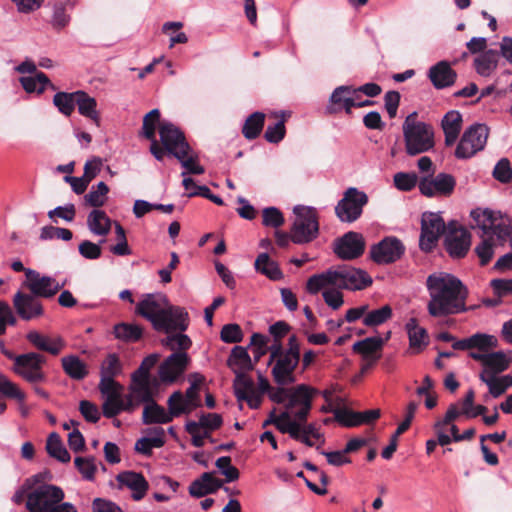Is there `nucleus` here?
I'll use <instances>...</instances> for the list:
<instances>
[{"label":"nucleus","mask_w":512,"mask_h":512,"mask_svg":"<svg viewBox=\"0 0 512 512\" xmlns=\"http://www.w3.org/2000/svg\"><path fill=\"white\" fill-rule=\"evenodd\" d=\"M395 187L400 191H411L417 184L418 176L415 173L398 172L393 177Z\"/></svg>","instance_id":"4d7b16f0"},{"label":"nucleus","mask_w":512,"mask_h":512,"mask_svg":"<svg viewBox=\"0 0 512 512\" xmlns=\"http://www.w3.org/2000/svg\"><path fill=\"white\" fill-rule=\"evenodd\" d=\"M175 158L179 160L182 167L185 169L181 174L182 176H186L187 173L201 175L205 172L204 167L198 163V155L190 146L188 149L179 152Z\"/></svg>","instance_id":"37998d69"},{"label":"nucleus","mask_w":512,"mask_h":512,"mask_svg":"<svg viewBox=\"0 0 512 512\" xmlns=\"http://www.w3.org/2000/svg\"><path fill=\"white\" fill-rule=\"evenodd\" d=\"M167 407L169 408L173 419L180 417L181 415H188L196 409V407L186 399L183 392L180 390L173 392L169 396L167 400Z\"/></svg>","instance_id":"ea45409f"},{"label":"nucleus","mask_w":512,"mask_h":512,"mask_svg":"<svg viewBox=\"0 0 512 512\" xmlns=\"http://www.w3.org/2000/svg\"><path fill=\"white\" fill-rule=\"evenodd\" d=\"M295 221L291 229V239L296 244L309 243L319 232L317 212L312 207H294Z\"/></svg>","instance_id":"0eeeda50"},{"label":"nucleus","mask_w":512,"mask_h":512,"mask_svg":"<svg viewBox=\"0 0 512 512\" xmlns=\"http://www.w3.org/2000/svg\"><path fill=\"white\" fill-rule=\"evenodd\" d=\"M98 388L104 398L102 410L106 418H113L122 411L132 412V404L127 396L123 397V386L120 383H99Z\"/></svg>","instance_id":"1a4fd4ad"},{"label":"nucleus","mask_w":512,"mask_h":512,"mask_svg":"<svg viewBox=\"0 0 512 512\" xmlns=\"http://www.w3.org/2000/svg\"><path fill=\"white\" fill-rule=\"evenodd\" d=\"M493 238L494 237L488 236L475 248V252L480 259L481 265H486L494 255L495 242Z\"/></svg>","instance_id":"052dcab7"},{"label":"nucleus","mask_w":512,"mask_h":512,"mask_svg":"<svg viewBox=\"0 0 512 512\" xmlns=\"http://www.w3.org/2000/svg\"><path fill=\"white\" fill-rule=\"evenodd\" d=\"M20 83L27 93L36 92L37 94H41L47 86H51V88L54 89L49 78L43 72H36L34 76H23L20 78Z\"/></svg>","instance_id":"a18cd8bd"},{"label":"nucleus","mask_w":512,"mask_h":512,"mask_svg":"<svg viewBox=\"0 0 512 512\" xmlns=\"http://www.w3.org/2000/svg\"><path fill=\"white\" fill-rule=\"evenodd\" d=\"M512 363V351H496L490 352L486 363L480 374L487 373L496 377L498 374L506 371Z\"/></svg>","instance_id":"c756f323"},{"label":"nucleus","mask_w":512,"mask_h":512,"mask_svg":"<svg viewBox=\"0 0 512 512\" xmlns=\"http://www.w3.org/2000/svg\"><path fill=\"white\" fill-rule=\"evenodd\" d=\"M445 231V223L439 213L425 212L421 219L419 246L423 251H431L440 235Z\"/></svg>","instance_id":"ddd939ff"},{"label":"nucleus","mask_w":512,"mask_h":512,"mask_svg":"<svg viewBox=\"0 0 512 512\" xmlns=\"http://www.w3.org/2000/svg\"><path fill=\"white\" fill-rule=\"evenodd\" d=\"M173 420L169 408L157 404L155 401L144 406L142 421L144 424H166Z\"/></svg>","instance_id":"f704fd0d"},{"label":"nucleus","mask_w":512,"mask_h":512,"mask_svg":"<svg viewBox=\"0 0 512 512\" xmlns=\"http://www.w3.org/2000/svg\"><path fill=\"white\" fill-rule=\"evenodd\" d=\"M26 339L38 350L58 355L65 347L64 340L60 337H49L36 330L29 331Z\"/></svg>","instance_id":"c85d7f7f"},{"label":"nucleus","mask_w":512,"mask_h":512,"mask_svg":"<svg viewBox=\"0 0 512 512\" xmlns=\"http://www.w3.org/2000/svg\"><path fill=\"white\" fill-rule=\"evenodd\" d=\"M331 112H338L345 110L346 113H351L353 107H365L373 104L371 100L358 102L355 88L352 86H339L337 87L330 97Z\"/></svg>","instance_id":"6ab92c4d"},{"label":"nucleus","mask_w":512,"mask_h":512,"mask_svg":"<svg viewBox=\"0 0 512 512\" xmlns=\"http://www.w3.org/2000/svg\"><path fill=\"white\" fill-rule=\"evenodd\" d=\"M405 329L409 338V345L417 352L428 345V334L425 328L418 325L416 318H410L405 324Z\"/></svg>","instance_id":"c9c22d12"},{"label":"nucleus","mask_w":512,"mask_h":512,"mask_svg":"<svg viewBox=\"0 0 512 512\" xmlns=\"http://www.w3.org/2000/svg\"><path fill=\"white\" fill-rule=\"evenodd\" d=\"M189 325L187 311L179 306L168 304L160 320L155 326L158 331L170 333L173 331H185Z\"/></svg>","instance_id":"aec40b11"},{"label":"nucleus","mask_w":512,"mask_h":512,"mask_svg":"<svg viewBox=\"0 0 512 512\" xmlns=\"http://www.w3.org/2000/svg\"><path fill=\"white\" fill-rule=\"evenodd\" d=\"M114 335L117 339L125 342L138 341L142 336V329L133 323H119L114 326Z\"/></svg>","instance_id":"3c124183"},{"label":"nucleus","mask_w":512,"mask_h":512,"mask_svg":"<svg viewBox=\"0 0 512 512\" xmlns=\"http://www.w3.org/2000/svg\"><path fill=\"white\" fill-rule=\"evenodd\" d=\"M25 276L26 280L24 285L37 297L51 298L64 286V284H60L55 278L41 275L33 269L25 270Z\"/></svg>","instance_id":"dca6fc26"},{"label":"nucleus","mask_w":512,"mask_h":512,"mask_svg":"<svg viewBox=\"0 0 512 512\" xmlns=\"http://www.w3.org/2000/svg\"><path fill=\"white\" fill-rule=\"evenodd\" d=\"M215 465L221 474L225 476L226 482H232L239 478V471L235 466L231 465L230 457L223 456L218 458Z\"/></svg>","instance_id":"69168bd1"},{"label":"nucleus","mask_w":512,"mask_h":512,"mask_svg":"<svg viewBox=\"0 0 512 512\" xmlns=\"http://www.w3.org/2000/svg\"><path fill=\"white\" fill-rule=\"evenodd\" d=\"M87 226L92 234L105 237L110 232L112 220L105 211L94 209L87 216Z\"/></svg>","instance_id":"72a5a7b5"},{"label":"nucleus","mask_w":512,"mask_h":512,"mask_svg":"<svg viewBox=\"0 0 512 512\" xmlns=\"http://www.w3.org/2000/svg\"><path fill=\"white\" fill-rule=\"evenodd\" d=\"M64 498L61 487L42 483L27 492L25 507L29 512H78L76 506L64 502Z\"/></svg>","instance_id":"20e7f679"},{"label":"nucleus","mask_w":512,"mask_h":512,"mask_svg":"<svg viewBox=\"0 0 512 512\" xmlns=\"http://www.w3.org/2000/svg\"><path fill=\"white\" fill-rule=\"evenodd\" d=\"M109 187L104 182H99L96 186H92L91 190L84 196L86 205L99 208L107 201Z\"/></svg>","instance_id":"09e8293b"},{"label":"nucleus","mask_w":512,"mask_h":512,"mask_svg":"<svg viewBox=\"0 0 512 512\" xmlns=\"http://www.w3.org/2000/svg\"><path fill=\"white\" fill-rule=\"evenodd\" d=\"M471 246V235L467 229L452 221L447 226L445 247L453 258L464 257Z\"/></svg>","instance_id":"4468645a"},{"label":"nucleus","mask_w":512,"mask_h":512,"mask_svg":"<svg viewBox=\"0 0 512 512\" xmlns=\"http://www.w3.org/2000/svg\"><path fill=\"white\" fill-rule=\"evenodd\" d=\"M164 343L171 350H180L181 352L188 350L192 344L190 338L183 333L168 335Z\"/></svg>","instance_id":"338daca9"},{"label":"nucleus","mask_w":512,"mask_h":512,"mask_svg":"<svg viewBox=\"0 0 512 512\" xmlns=\"http://www.w3.org/2000/svg\"><path fill=\"white\" fill-rule=\"evenodd\" d=\"M418 403L411 401L407 405L405 419L398 425L395 433L391 436L390 443L382 450V457L389 460L397 449L398 437L403 434L411 425Z\"/></svg>","instance_id":"7c9ffc66"},{"label":"nucleus","mask_w":512,"mask_h":512,"mask_svg":"<svg viewBox=\"0 0 512 512\" xmlns=\"http://www.w3.org/2000/svg\"><path fill=\"white\" fill-rule=\"evenodd\" d=\"M284 223L282 212L276 207H267L262 211V224L267 227L279 228Z\"/></svg>","instance_id":"680f3d73"},{"label":"nucleus","mask_w":512,"mask_h":512,"mask_svg":"<svg viewBox=\"0 0 512 512\" xmlns=\"http://www.w3.org/2000/svg\"><path fill=\"white\" fill-rule=\"evenodd\" d=\"M405 247L401 240L394 236H388L370 249V257L377 264H390L401 258Z\"/></svg>","instance_id":"f3484780"},{"label":"nucleus","mask_w":512,"mask_h":512,"mask_svg":"<svg viewBox=\"0 0 512 512\" xmlns=\"http://www.w3.org/2000/svg\"><path fill=\"white\" fill-rule=\"evenodd\" d=\"M365 249V241L361 234L348 232L335 243L334 252L343 260L360 257Z\"/></svg>","instance_id":"4be33fe9"},{"label":"nucleus","mask_w":512,"mask_h":512,"mask_svg":"<svg viewBox=\"0 0 512 512\" xmlns=\"http://www.w3.org/2000/svg\"><path fill=\"white\" fill-rule=\"evenodd\" d=\"M254 267L256 271L265 275L271 280H280L283 274L278 264L271 260L267 253H261L255 260Z\"/></svg>","instance_id":"c03bdc74"},{"label":"nucleus","mask_w":512,"mask_h":512,"mask_svg":"<svg viewBox=\"0 0 512 512\" xmlns=\"http://www.w3.org/2000/svg\"><path fill=\"white\" fill-rule=\"evenodd\" d=\"M406 152L410 156L422 154L435 145L434 130L430 124L416 119V112L409 114L403 123Z\"/></svg>","instance_id":"39448f33"},{"label":"nucleus","mask_w":512,"mask_h":512,"mask_svg":"<svg viewBox=\"0 0 512 512\" xmlns=\"http://www.w3.org/2000/svg\"><path fill=\"white\" fill-rule=\"evenodd\" d=\"M159 136L165 150L174 157L189 147L184 134L170 122L160 123Z\"/></svg>","instance_id":"5701e85b"},{"label":"nucleus","mask_w":512,"mask_h":512,"mask_svg":"<svg viewBox=\"0 0 512 512\" xmlns=\"http://www.w3.org/2000/svg\"><path fill=\"white\" fill-rule=\"evenodd\" d=\"M120 488H127L131 491L134 500L139 501L147 493L149 484L141 473L134 471H124L116 477Z\"/></svg>","instance_id":"a878e982"},{"label":"nucleus","mask_w":512,"mask_h":512,"mask_svg":"<svg viewBox=\"0 0 512 512\" xmlns=\"http://www.w3.org/2000/svg\"><path fill=\"white\" fill-rule=\"evenodd\" d=\"M426 287L429 294L427 310L430 316L445 317L467 310V288L454 275L435 272L427 277Z\"/></svg>","instance_id":"f03ea898"},{"label":"nucleus","mask_w":512,"mask_h":512,"mask_svg":"<svg viewBox=\"0 0 512 512\" xmlns=\"http://www.w3.org/2000/svg\"><path fill=\"white\" fill-rule=\"evenodd\" d=\"M0 394L7 398L15 399L18 402H23L25 400L24 392H22L14 382L2 373H0Z\"/></svg>","instance_id":"5fc2aeb1"},{"label":"nucleus","mask_w":512,"mask_h":512,"mask_svg":"<svg viewBox=\"0 0 512 512\" xmlns=\"http://www.w3.org/2000/svg\"><path fill=\"white\" fill-rule=\"evenodd\" d=\"M479 379L488 387V393L483 396L484 401H488L489 397L498 398L506 392V387L499 380L498 376L493 377L485 374H479Z\"/></svg>","instance_id":"864d4df0"},{"label":"nucleus","mask_w":512,"mask_h":512,"mask_svg":"<svg viewBox=\"0 0 512 512\" xmlns=\"http://www.w3.org/2000/svg\"><path fill=\"white\" fill-rule=\"evenodd\" d=\"M126 396L132 404V411L142 403L147 405L154 401L150 379L132 374L129 393Z\"/></svg>","instance_id":"393cba45"},{"label":"nucleus","mask_w":512,"mask_h":512,"mask_svg":"<svg viewBox=\"0 0 512 512\" xmlns=\"http://www.w3.org/2000/svg\"><path fill=\"white\" fill-rule=\"evenodd\" d=\"M224 481L215 476V472H205L199 478L192 481L189 486V494L195 498H201L215 493L223 486Z\"/></svg>","instance_id":"bb28decb"},{"label":"nucleus","mask_w":512,"mask_h":512,"mask_svg":"<svg viewBox=\"0 0 512 512\" xmlns=\"http://www.w3.org/2000/svg\"><path fill=\"white\" fill-rule=\"evenodd\" d=\"M265 115L261 112H254L245 121L242 133L246 139H255L262 131Z\"/></svg>","instance_id":"8fccbe9b"},{"label":"nucleus","mask_w":512,"mask_h":512,"mask_svg":"<svg viewBox=\"0 0 512 512\" xmlns=\"http://www.w3.org/2000/svg\"><path fill=\"white\" fill-rule=\"evenodd\" d=\"M489 129L484 124H474L465 130L457 148L455 156L458 159H468L481 151L487 142Z\"/></svg>","instance_id":"9b49d317"},{"label":"nucleus","mask_w":512,"mask_h":512,"mask_svg":"<svg viewBox=\"0 0 512 512\" xmlns=\"http://www.w3.org/2000/svg\"><path fill=\"white\" fill-rule=\"evenodd\" d=\"M76 105L78 112L82 116L91 119L96 124H99V113L97 111V101L95 98L89 96L82 90L75 91Z\"/></svg>","instance_id":"e433bc0d"},{"label":"nucleus","mask_w":512,"mask_h":512,"mask_svg":"<svg viewBox=\"0 0 512 512\" xmlns=\"http://www.w3.org/2000/svg\"><path fill=\"white\" fill-rule=\"evenodd\" d=\"M371 284L372 278L366 271L341 265L309 277L306 290L310 294L322 291L325 303L333 310H337L344 303L341 290H363Z\"/></svg>","instance_id":"f257e3e1"},{"label":"nucleus","mask_w":512,"mask_h":512,"mask_svg":"<svg viewBox=\"0 0 512 512\" xmlns=\"http://www.w3.org/2000/svg\"><path fill=\"white\" fill-rule=\"evenodd\" d=\"M493 176L502 183H508L512 179V166L507 158H502L496 163Z\"/></svg>","instance_id":"774afa93"},{"label":"nucleus","mask_w":512,"mask_h":512,"mask_svg":"<svg viewBox=\"0 0 512 512\" xmlns=\"http://www.w3.org/2000/svg\"><path fill=\"white\" fill-rule=\"evenodd\" d=\"M300 360V345L295 335L288 339V348L273 360L271 374L274 381L281 386L295 382L294 371Z\"/></svg>","instance_id":"423d86ee"},{"label":"nucleus","mask_w":512,"mask_h":512,"mask_svg":"<svg viewBox=\"0 0 512 512\" xmlns=\"http://www.w3.org/2000/svg\"><path fill=\"white\" fill-rule=\"evenodd\" d=\"M499 54L495 50H487L482 52L474 59V66L480 76L488 77L497 68Z\"/></svg>","instance_id":"4c0bfd02"},{"label":"nucleus","mask_w":512,"mask_h":512,"mask_svg":"<svg viewBox=\"0 0 512 512\" xmlns=\"http://www.w3.org/2000/svg\"><path fill=\"white\" fill-rule=\"evenodd\" d=\"M471 217L475 225L487 237H496L498 240H503L509 233L508 225L502 216L493 210L477 208L471 211Z\"/></svg>","instance_id":"f8f14e48"},{"label":"nucleus","mask_w":512,"mask_h":512,"mask_svg":"<svg viewBox=\"0 0 512 512\" xmlns=\"http://www.w3.org/2000/svg\"><path fill=\"white\" fill-rule=\"evenodd\" d=\"M255 361H252L247 349L242 346H235L227 360L228 366L234 373L253 370Z\"/></svg>","instance_id":"473e14b6"},{"label":"nucleus","mask_w":512,"mask_h":512,"mask_svg":"<svg viewBox=\"0 0 512 512\" xmlns=\"http://www.w3.org/2000/svg\"><path fill=\"white\" fill-rule=\"evenodd\" d=\"M13 305L21 319L29 321L43 315V307L37 296L18 291L13 297Z\"/></svg>","instance_id":"b1692460"},{"label":"nucleus","mask_w":512,"mask_h":512,"mask_svg":"<svg viewBox=\"0 0 512 512\" xmlns=\"http://www.w3.org/2000/svg\"><path fill=\"white\" fill-rule=\"evenodd\" d=\"M46 450L51 457L62 463H67L70 461V454L63 445L60 436L56 432H53L48 436L46 442Z\"/></svg>","instance_id":"de8ad7c7"},{"label":"nucleus","mask_w":512,"mask_h":512,"mask_svg":"<svg viewBox=\"0 0 512 512\" xmlns=\"http://www.w3.org/2000/svg\"><path fill=\"white\" fill-rule=\"evenodd\" d=\"M428 78L436 89H443L455 83L457 74L451 68L449 62L440 61L430 67Z\"/></svg>","instance_id":"cd10ccee"},{"label":"nucleus","mask_w":512,"mask_h":512,"mask_svg":"<svg viewBox=\"0 0 512 512\" xmlns=\"http://www.w3.org/2000/svg\"><path fill=\"white\" fill-rule=\"evenodd\" d=\"M471 349L477 348L481 351H488L497 346V339L488 334L476 333L470 336Z\"/></svg>","instance_id":"0e129e2a"},{"label":"nucleus","mask_w":512,"mask_h":512,"mask_svg":"<svg viewBox=\"0 0 512 512\" xmlns=\"http://www.w3.org/2000/svg\"><path fill=\"white\" fill-rule=\"evenodd\" d=\"M442 129L445 134V144L453 145L459 137L462 127V116L460 112L451 110L442 119Z\"/></svg>","instance_id":"2f4dec72"},{"label":"nucleus","mask_w":512,"mask_h":512,"mask_svg":"<svg viewBox=\"0 0 512 512\" xmlns=\"http://www.w3.org/2000/svg\"><path fill=\"white\" fill-rule=\"evenodd\" d=\"M64 372L73 380H83L88 375L87 365L76 355L61 359Z\"/></svg>","instance_id":"a19ab883"},{"label":"nucleus","mask_w":512,"mask_h":512,"mask_svg":"<svg viewBox=\"0 0 512 512\" xmlns=\"http://www.w3.org/2000/svg\"><path fill=\"white\" fill-rule=\"evenodd\" d=\"M367 203L368 196L365 192L349 187L335 206V214L341 222L352 223L360 218Z\"/></svg>","instance_id":"6e6552de"},{"label":"nucleus","mask_w":512,"mask_h":512,"mask_svg":"<svg viewBox=\"0 0 512 512\" xmlns=\"http://www.w3.org/2000/svg\"><path fill=\"white\" fill-rule=\"evenodd\" d=\"M76 97L75 92H57L53 97V104L63 115L70 116L75 109Z\"/></svg>","instance_id":"603ef678"},{"label":"nucleus","mask_w":512,"mask_h":512,"mask_svg":"<svg viewBox=\"0 0 512 512\" xmlns=\"http://www.w3.org/2000/svg\"><path fill=\"white\" fill-rule=\"evenodd\" d=\"M122 371V364L119 357L115 354H109L101 363L100 366V382L110 383L116 382L114 378Z\"/></svg>","instance_id":"79ce46f5"},{"label":"nucleus","mask_w":512,"mask_h":512,"mask_svg":"<svg viewBox=\"0 0 512 512\" xmlns=\"http://www.w3.org/2000/svg\"><path fill=\"white\" fill-rule=\"evenodd\" d=\"M189 363L186 352H175L159 366V378L163 383H173L185 372Z\"/></svg>","instance_id":"412c9836"},{"label":"nucleus","mask_w":512,"mask_h":512,"mask_svg":"<svg viewBox=\"0 0 512 512\" xmlns=\"http://www.w3.org/2000/svg\"><path fill=\"white\" fill-rule=\"evenodd\" d=\"M74 464L82 475L83 479L92 481L97 471L94 457H76Z\"/></svg>","instance_id":"6e6d98bb"},{"label":"nucleus","mask_w":512,"mask_h":512,"mask_svg":"<svg viewBox=\"0 0 512 512\" xmlns=\"http://www.w3.org/2000/svg\"><path fill=\"white\" fill-rule=\"evenodd\" d=\"M233 386L237 399L256 388L254 381L246 375V372L235 373Z\"/></svg>","instance_id":"13d9d810"},{"label":"nucleus","mask_w":512,"mask_h":512,"mask_svg":"<svg viewBox=\"0 0 512 512\" xmlns=\"http://www.w3.org/2000/svg\"><path fill=\"white\" fill-rule=\"evenodd\" d=\"M392 315V307L388 304L373 310L368 308L362 323L366 327H377L390 320Z\"/></svg>","instance_id":"49530a36"},{"label":"nucleus","mask_w":512,"mask_h":512,"mask_svg":"<svg viewBox=\"0 0 512 512\" xmlns=\"http://www.w3.org/2000/svg\"><path fill=\"white\" fill-rule=\"evenodd\" d=\"M319 392L317 389L299 384L295 387H279L270 392L271 401L283 404L285 410L277 417L276 428L281 433H288L291 438L298 437L301 422H306L312 407V399Z\"/></svg>","instance_id":"7ed1b4c3"},{"label":"nucleus","mask_w":512,"mask_h":512,"mask_svg":"<svg viewBox=\"0 0 512 512\" xmlns=\"http://www.w3.org/2000/svg\"><path fill=\"white\" fill-rule=\"evenodd\" d=\"M169 301L164 294H146L136 305V313L150 321L155 328Z\"/></svg>","instance_id":"a211bd4d"},{"label":"nucleus","mask_w":512,"mask_h":512,"mask_svg":"<svg viewBox=\"0 0 512 512\" xmlns=\"http://www.w3.org/2000/svg\"><path fill=\"white\" fill-rule=\"evenodd\" d=\"M268 338L260 333H254L250 339V347L254 361L257 363L268 351Z\"/></svg>","instance_id":"bf43d9fd"},{"label":"nucleus","mask_w":512,"mask_h":512,"mask_svg":"<svg viewBox=\"0 0 512 512\" xmlns=\"http://www.w3.org/2000/svg\"><path fill=\"white\" fill-rule=\"evenodd\" d=\"M46 358L42 354L29 352L17 355L15 366L12 370L29 383H39L46 380V374L43 371V365Z\"/></svg>","instance_id":"9d476101"},{"label":"nucleus","mask_w":512,"mask_h":512,"mask_svg":"<svg viewBox=\"0 0 512 512\" xmlns=\"http://www.w3.org/2000/svg\"><path fill=\"white\" fill-rule=\"evenodd\" d=\"M455 187V177L443 172L435 176L422 177L419 181V190L427 197H448L454 192Z\"/></svg>","instance_id":"2eb2a0df"},{"label":"nucleus","mask_w":512,"mask_h":512,"mask_svg":"<svg viewBox=\"0 0 512 512\" xmlns=\"http://www.w3.org/2000/svg\"><path fill=\"white\" fill-rule=\"evenodd\" d=\"M160 120V111L158 109H153L149 113H147L143 119V135L149 139L153 140L155 138L156 125Z\"/></svg>","instance_id":"e2e57ef3"},{"label":"nucleus","mask_w":512,"mask_h":512,"mask_svg":"<svg viewBox=\"0 0 512 512\" xmlns=\"http://www.w3.org/2000/svg\"><path fill=\"white\" fill-rule=\"evenodd\" d=\"M384 340L380 337H368L363 340L357 341L353 344L352 350L358 353L362 358H380L379 351L382 349Z\"/></svg>","instance_id":"58836bf2"}]
</instances>
